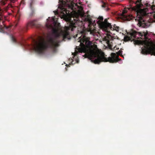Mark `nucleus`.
I'll return each instance as SVG.
<instances>
[{
    "instance_id": "f257e3e1",
    "label": "nucleus",
    "mask_w": 155,
    "mask_h": 155,
    "mask_svg": "<svg viewBox=\"0 0 155 155\" xmlns=\"http://www.w3.org/2000/svg\"><path fill=\"white\" fill-rule=\"evenodd\" d=\"M59 3L58 8L61 9L63 15L64 17H65L67 15L69 16L66 19V21H73V18L74 21L70 22L69 27H65L61 28L60 24L57 22V19L55 20L54 18L53 17L52 21L53 22L54 26L49 25V22L46 24V26L48 28H52L53 33L55 36L66 38L69 34L68 30L70 28L76 27L79 23H81L82 20L88 22L89 28L88 31L90 32L91 34L94 35V33L96 32L95 29L94 28L92 29V28L90 27L91 24L93 26H94V23H92V20L89 16L84 17V12L83 8L80 3L77 4V0H65L64 1L63 0H59ZM71 30L73 31V28Z\"/></svg>"
},
{
    "instance_id": "f03ea898",
    "label": "nucleus",
    "mask_w": 155,
    "mask_h": 155,
    "mask_svg": "<svg viewBox=\"0 0 155 155\" xmlns=\"http://www.w3.org/2000/svg\"><path fill=\"white\" fill-rule=\"evenodd\" d=\"M89 39L84 35L80 37L78 41L80 42V46L76 47L75 52L72 54L76 55L78 52H83L85 53V57L88 58L95 64L102 61L114 63L118 61V55H120V51L117 53V54L112 53L111 57L107 58L106 56L101 50L98 49L97 45L90 41Z\"/></svg>"
},
{
    "instance_id": "7ed1b4c3",
    "label": "nucleus",
    "mask_w": 155,
    "mask_h": 155,
    "mask_svg": "<svg viewBox=\"0 0 155 155\" xmlns=\"http://www.w3.org/2000/svg\"><path fill=\"white\" fill-rule=\"evenodd\" d=\"M131 37L126 36L124 38L125 40L127 41L129 40H135L137 43L139 44H142L147 52L151 54V55H155V44L149 40L148 41H143L136 40L137 38H145L146 37L147 33L146 32H139L132 31L130 33Z\"/></svg>"
},
{
    "instance_id": "20e7f679",
    "label": "nucleus",
    "mask_w": 155,
    "mask_h": 155,
    "mask_svg": "<svg viewBox=\"0 0 155 155\" xmlns=\"http://www.w3.org/2000/svg\"><path fill=\"white\" fill-rule=\"evenodd\" d=\"M142 5L140 3L137 4L136 5L132 8V9L136 11L137 14V18L139 22L142 24H145L146 23L143 20L144 17L149 16L147 8L142 9L141 8Z\"/></svg>"
},
{
    "instance_id": "39448f33",
    "label": "nucleus",
    "mask_w": 155,
    "mask_h": 155,
    "mask_svg": "<svg viewBox=\"0 0 155 155\" xmlns=\"http://www.w3.org/2000/svg\"><path fill=\"white\" fill-rule=\"evenodd\" d=\"M103 18L102 17H99L97 20V22L99 25L100 27L103 30L109 32V29L111 30H115L117 32L119 31V27L114 25L113 26H111V25L107 21V19H105L104 21H103Z\"/></svg>"
},
{
    "instance_id": "423d86ee",
    "label": "nucleus",
    "mask_w": 155,
    "mask_h": 155,
    "mask_svg": "<svg viewBox=\"0 0 155 155\" xmlns=\"http://www.w3.org/2000/svg\"><path fill=\"white\" fill-rule=\"evenodd\" d=\"M46 46V44L44 39L43 38H41L36 42L34 48L36 51L41 53L45 50Z\"/></svg>"
},
{
    "instance_id": "0eeeda50",
    "label": "nucleus",
    "mask_w": 155,
    "mask_h": 155,
    "mask_svg": "<svg viewBox=\"0 0 155 155\" xmlns=\"http://www.w3.org/2000/svg\"><path fill=\"white\" fill-rule=\"evenodd\" d=\"M127 8H125L120 17L124 20L129 21L130 19H132V15H125V14L127 12Z\"/></svg>"
},
{
    "instance_id": "6e6552de",
    "label": "nucleus",
    "mask_w": 155,
    "mask_h": 155,
    "mask_svg": "<svg viewBox=\"0 0 155 155\" xmlns=\"http://www.w3.org/2000/svg\"><path fill=\"white\" fill-rule=\"evenodd\" d=\"M108 33L107 34V36L110 37L112 39L117 38H118L117 35L114 34H113L112 32L110 31L107 32Z\"/></svg>"
},
{
    "instance_id": "1a4fd4ad",
    "label": "nucleus",
    "mask_w": 155,
    "mask_h": 155,
    "mask_svg": "<svg viewBox=\"0 0 155 155\" xmlns=\"http://www.w3.org/2000/svg\"><path fill=\"white\" fill-rule=\"evenodd\" d=\"M152 17L153 18V19H149V20H148V21H149V22H153V21H155V12H153L152 14Z\"/></svg>"
},
{
    "instance_id": "9d476101",
    "label": "nucleus",
    "mask_w": 155,
    "mask_h": 155,
    "mask_svg": "<svg viewBox=\"0 0 155 155\" xmlns=\"http://www.w3.org/2000/svg\"><path fill=\"white\" fill-rule=\"evenodd\" d=\"M151 9L153 10L155 9V6L153 5V6H152L151 7Z\"/></svg>"
},
{
    "instance_id": "9b49d317",
    "label": "nucleus",
    "mask_w": 155,
    "mask_h": 155,
    "mask_svg": "<svg viewBox=\"0 0 155 155\" xmlns=\"http://www.w3.org/2000/svg\"><path fill=\"white\" fill-rule=\"evenodd\" d=\"M50 43H51L52 44V45H54L53 44V41H50Z\"/></svg>"
},
{
    "instance_id": "f8f14e48",
    "label": "nucleus",
    "mask_w": 155,
    "mask_h": 155,
    "mask_svg": "<svg viewBox=\"0 0 155 155\" xmlns=\"http://www.w3.org/2000/svg\"><path fill=\"white\" fill-rule=\"evenodd\" d=\"M81 33L83 34H84V31H82L81 32Z\"/></svg>"
},
{
    "instance_id": "ddd939ff",
    "label": "nucleus",
    "mask_w": 155,
    "mask_h": 155,
    "mask_svg": "<svg viewBox=\"0 0 155 155\" xmlns=\"http://www.w3.org/2000/svg\"><path fill=\"white\" fill-rule=\"evenodd\" d=\"M104 6H104V5H103V7H104Z\"/></svg>"
}]
</instances>
